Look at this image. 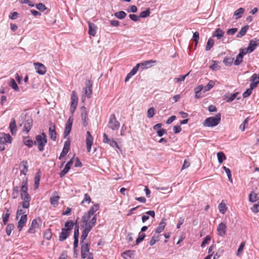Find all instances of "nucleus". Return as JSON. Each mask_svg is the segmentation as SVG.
Masks as SVG:
<instances>
[{"label": "nucleus", "instance_id": "13d9d810", "mask_svg": "<svg viewBox=\"0 0 259 259\" xmlns=\"http://www.w3.org/2000/svg\"><path fill=\"white\" fill-rule=\"evenodd\" d=\"M155 114V109L153 107L150 108L147 111V117L152 118Z\"/></svg>", "mask_w": 259, "mask_h": 259}, {"label": "nucleus", "instance_id": "20e7f679", "mask_svg": "<svg viewBox=\"0 0 259 259\" xmlns=\"http://www.w3.org/2000/svg\"><path fill=\"white\" fill-rule=\"evenodd\" d=\"M259 44L255 40H250L247 48H242V50L247 54L252 53L258 47Z\"/></svg>", "mask_w": 259, "mask_h": 259}, {"label": "nucleus", "instance_id": "f8f14e48", "mask_svg": "<svg viewBox=\"0 0 259 259\" xmlns=\"http://www.w3.org/2000/svg\"><path fill=\"white\" fill-rule=\"evenodd\" d=\"M226 225L224 223H221L217 228V234L221 237H224L226 234Z\"/></svg>", "mask_w": 259, "mask_h": 259}, {"label": "nucleus", "instance_id": "2f4dec72", "mask_svg": "<svg viewBox=\"0 0 259 259\" xmlns=\"http://www.w3.org/2000/svg\"><path fill=\"white\" fill-rule=\"evenodd\" d=\"M248 28H249V26L247 25H245L244 27H243L242 28H241L240 31L237 33L236 37L238 38L242 37L243 36H244L246 34Z\"/></svg>", "mask_w": 259, "mask_h": 259}, {"label": "nucleus", "instance_id": "5701e85b", "mask_svg": "<svg viewBox=\"0 0 259 259\" xmlns=\"http://www.w3.org/2000/svg\"><path fill=\"white\" fill-rule=\"evenodd\" d=\"M32 123V119L31 118H28L24 123L23 132L28 133L31 128Z\"/></svg>", "mask_w": 259, "mask_h": 259}, {"label": "nucleus", "instance_id": "58836bf2", "mask_svg": "<svg viewBox=\"0 0 259 259\" xmlns=\"http://www.w3.org/2000/svg\"><path fill=\"white\" fill-rule=\"evenodd\" d=\"M218 159L219 163L221 164L224 160L226 159V156L223 152H219L217 153Z\"/></svg>", "mask_w": 259, "mask_h": 259}, {"label": "nucleus", "instance_id": "bb28decb", "mask_svg": "<svg viewBox=\"0 0 259 259\" xmlns=\"http://www.w3.org/2000/svg\"><path fill=\"white\" fill-rule=\"evenodd\" d=\"M70 233V232L62 228L61 230V232L59 235V241H63L66 240L69 236Z\"/></svg>", "mask_w": 259, "mask_h": 259}, {"label": "nucleus", "instance_id": "6e6d98bb", "mask_svg": "<svg viewBox=\"0 0 259 259\" xmlns=\"http://www.w3.org/2000/svg\"><path fill=\"white\" fill-rule=\"evenodd\" d=\"M70 169V168L66 165L64 169L60 172V177L61 178L63 177L68 172Z\"/></svg>", "mask_w": 259, "mask_h": 259}, {"label": "nucleus", "instance_id": "dca6fc26", "mask_svg": "<svg viewBox=\"0 0 259 259\" xmlns=\"http://www.w3.org/2000/svg\"><path fill=\"white\" fill-rule=\"evenodd\" d=\"M246 54L242 50V48L239 49V53L237 56L235 60L234 61V64L236 66L239 65L243 61V56Z\"/></svg>", "mask_w": 259, "mask_h": 259}, {"label": "nucleus", "instance_id": "864d4df0", "mask_svg": "<svg viewBox=\"0 0 259 259\" xmlns=\"http://www.w3.org/2000/svg\"><path fill=\"white\" fill-rule=\"evenodd\" d=\"M145 236L146 235L144 233H140L139 236L136 241V245H138L140 242H141L144 239Z\"/></svg>", "mask_w": 259, "mask_h": 259}, {"label": "nucleus", "instance_id": "f257e3e1", "mask_svg": "<svg viewBox=\"0 0 259 259\" xmlns=\"http://www.w3.org/2000/svg\"><path fill=\"white\" fill-rule=\"evenodd\" d=\"M221 115L218 113L215 116L207 118L203 122L204 126L213 127L218 125L221 122Z\"/></svg>", "mask_w": 259, "mask_h": 259}, {"label": "nucleus", "instance_id": "4468645a", "mask_svg": "<svg viewBox=\"0 0 259 259\" xmlns=\"http://www.w3.org/2000/svg\"><path fill=\"white\" fill-rule=\"evenodd\" d=\"M12 137L9 134H5L4 133H0V143L5 144L7 143H11Z\"/></svg>", "mask_w": 259, "mask_h": 259}, {"label": "nucleus", "instance_id": "c9c22d12", "mask_svg": "<svg viewBox=\"0 0 259 259\" xmlns=\"http://www.w3.org/2000/svg\"><path fill=\"white\" fill-rule=\"evenodd\" d=\"M23 142L24 144L29 148L32 147L34 144V142L30 139L29 137H24L23 139Z\"/></svg>", "mask_w": 259, "mask_h": 259}, {"label": "nucleus", "instance_id": "69168bd1", "mask_svg": "<svg viewBox=\"0 0 259 259\" xmlns=\"http://www.w3.org/2000/svg\"><path fill=\"white\" fill-rule=\"evenodd\" d=\"M210 239H211V237L209 235L206 236L204 238L203 241H202V242L201 244V246L202 247H204L205 246V245L208 243V242L210 240Z\"/></svg>", "mask_w": 259, "mask_h": 259}, {"label": "nucleus", "instance_id": "aec40b11", "mask_svg": "<svg viewBox=\"0 0 259 259\" xmlns=\"http://www.w3.org/2000/svg\"><path fill=\"white\" fill-rule=\"evenodd\" d=\"M27 220L26 214H23L21 217L20 220L18 222V229L19 231H21L23 227L25 225Z\"/></svg>", "mask_w": 259, "mask_h": 259}, {"label": "nucleus", "instance_id": "9b49d317", "mask_svg": "<svg viewBox=\"0 0 259 259\" xmlns=\"http://www.w3.org/2000/svg\"><path fill=\"white\" fill-rule=\"evenodd\" d=\"M103 142L105 143L109 144L112 147H117L119 148L117 143L113 139H110L108 137L106 134H103Z\"/></svg>", "mask_w": 259, "mask_h": 259}, {"label": "nucleus", "instance_id": "cd10ccee", "mask_svg": "<svg viewBox=\"0 0 259 259\" xmlns=\"http://www.w3.org/2000/svg\"><path fill=\"white\" fill-rule=\"evenodd\" d=\"M166 222L164 220L162 219L158 225V226L156 228L155 233L158 234L162 232L164 230Z\"/></svg>", "mask_w": 259, "mask_h": 259}, {"label": "nucleus", "instance_id": "6e6552de", "mask_svg": "<svg viewBox=\"0 0 259 259\" xmlns=\"http://www.w3.org/2000/svg\"><path fill=\"white\" fill-rule=\"evenodd\" d=\"M156 63V61L150 60L143 61L139 64H140V67H141V69L143 70L144 69L151 68L154 65V64H155Z\"/></svg>", "mask_w": 259, "mask_h": 259}, {"label": "nucleus", "instance_id": "f704fd0d", "mask_svg": "<svg viewBox=\"0 0 259 259\" xmlns=\"http://www.w3.org/2000/svg\"><path fill=\"white\" fill-rule=\"evenodd\" d=\"M73 226H74V223L73 222V221H68L65 223V225H64L65 228H64L63 229H64L65 230H67V231L70 233V231L72 229Z\"/></svg>", "mask_w": 259, "mask_h": 259}, {"label": "nucleus", "instance_id": "e433bc0d", "mask_svg": "<svg viewBox=\"0 0 259 259\" xmlns=\"http://www.w3.org/2000/svg\"><path fill=\"white\" fill-rule=\"evenodd\" d=\"M244 12V9L242 8H240L237 10H236L234 12V15L236 16L235 19H238L240 18Z\"/></svg>", "mask_w": 259, "mask_h": 259}, {"label": "nucleus", "instance_id": "f03ea898", "mask_svg": "<svg viewBox=\"0 0 259 259\" xmlns=\"http://www.w3.org/2000/svg\"><path fill=\"white\" fill-rule=\"evenodd\" d=\"M47 143V136L43 133L42 135H38L35 137V140L34 141V145L37 146L39 151H42Z\"/></svg>", "mask_w": 259, "mask_h": 259}, {"label": "nucleus", "instance_id": "a211bd4d", "mask_svg": "<svg viewBox=\"0 0 259 259\" xmlns=\"http://www.w3.org/2000/svg\"><path fill=\"white\" fill-rule=\"evenodd\" d=\"M28 167L27 162L25 160L21 161L19 164L20 174L21 175H24V177H26L25 176L28 171Z\"/></svg>", "mask_w": 259, "mask_h": 259}, {"label": "nucleus", "instance_id": "37998d69", "mask_svg": "<svg viewBox=\"0 0 259 259\" xmlns=\"http://www.w3.org/2000/svg\"><path fill=\"white\" fill-rule=\"evenodd\" d=\"M60 197L59 196H55L50 198V202L52 205L55 206L58 204L59 199Z\"/></svg>", "mask_w": 259, "mask_h": 259}, {"label": "nucleus", "instance_id": "680f3d73", "mask_svg": "<svg viewBox=\"0 0 259 259\" xmlns=\"http://www.w3.org/2000/svg\"><path fill=\"white\" fill-rule=\"evenodd\" d=\"M36 8L40 11L43 12L47 9L46 7L42 3H38L36 5Z\"/></svg>", "mask_w": 259, "mask_h": 259}, {"label": "nucleus", "instance_id": "a18cd8bd", "mask_svg": "<svg viewBox=\"0 0 259 259\" xmlns=\"http://www.w3.org/2000/svg\"><path fill=\"white\" fill-rule=\"evenodd\" d=\"M114 16L119 19H123L126 17V13L124 11H121L116 12L114 14Z\"/></svg>", "mask_w": 259, "mask_h": 259}, {"label": "nucleus", "instance_id": "e2e57ef3", "mask_svg": "<svg viewBox=\"0 0 259 259\" xmlns=\"http://www.w3.org/2000/svg\"><path fill=\"white\" fill-rule=\"evenodd\" d=\"M91 202V198L90 195L87 193L85 194L84 196V198L81 203L82 204L84 202H87L88 204H89Z\"/></svg>", "mask_w": 259, "mask_h": 259}, {"label": "nucleus", "instance_id": "79ce46f5", "mask_svg": "<svg viewBox=\"0 0 259 259\" xmlns=\"http://www.w3.org/2000/svg\"><path fill=\"white\" fill-rule=\"evenodd\" d=\"M214 43V40L211 38H209L207 42L205 50L206 51H209L213 46Z\"/></svg>", "mask_w": 259, "mask_h": 259}, {"label": "nucleus", "instance_id": "a878e982", "mask_svg": "<svg viewBox=\"0 0 259 259\" xmlns=\"http://www.w3.org/2000/svg\"><path fill=\"white\" fill-rule=\"evenodd\" d=\"M9 128L12 135L16 134L17 131V126L16 121L14 118H12L9 125Z\"/></svg>", "mask_w": 259, "mask_h": 259}, {"label": "nucleus", "instance_id": "c85d7f7f", "mask_svg": "<svg viewBox=\"0 0 259 259\" xmlns=\"http://www.w3.org/2000/svg\"><path fill=\"white\" fill-rule=\"evenodd\" d=\"M224 34V32L220 28H217L212 34L213 37H216L218 39H220Z\"/></svg>", "mask_w": 259, "mask_h": 259}, {"label": "nucleus", "instance_id": "4d7b16f0", "mask_svg": "<svg viewBox=\"0 0 259 259\" xmlns=\"http://www.w3.org/2000/svg\"><path fill=\"white\" fill-rule=\"evenodd\" d=\"M248 121H249V117H247L244 119L243 123L240 124V125L239 126V128L242 131H244L245 129V126H246V125H247L248 124Z\"/></svg>", "mask_w": 259, "mask_h": 259}, {"label": "nucleus", "instance_id": "4c0bfd02", "mask_svg": "<svg viewBox=\"0 0 259 259\" xmlns=\"http://www.w3.org/2000/svg\"><path fill=\"white\" fill-rule=\"evenodd\" d=\"M258 200V195L252 192L249 195V201L251 202H254Z\"/></svg>", "mask_w": 259, "mask_h": 259}, {"label": "nucleus", "instance_id": "ddd939ff", "mask_svg": "<svg viewBox=\"0 0 259 259\" xmlns=\"http://www.w3.org/2000/svg\"><path fill=\"white\" fill-rule=\"evenodd\" d=\"M93 143V138L90 132H87L86 144L88 152H91V147Z\"/></svg>", "mask_w": 259, "mask_h": 259}, {"label": "nucleus", "instance_id": "1a4fd4ad", "mask_svg": "<svg viewBox=\"0 0 259 259\" xmlns=\"http://www.w3.org/2000/svg\"><path fill=\"white\" fill-rule=\"evenodd\" d=\"M81 256L82 258H85L90 250V243H85L81 244Z\"/></svg>", "mask_w": 259, "mask_h": 259}, {"label": "nucleus", "instance_id": "4be33fe9", "mask_svg": "<svg viewBox=\"0 0 259 259\" xmlns=\"http://www.w3.org/2000/svg\"><path fill=\"white\" fill-rule=\"evenodd\" d=\"M89 25V31L88 33L90 35L95 36L96 34L97 27L93 23L90 22H88Z\"/></svg>", "mask_w": 259, "mask_h": 259}, {"label": "nucleus", "instance_id": "49530a36", "mask_svg": "<svg viewBox=\"0 0 259 259\" xmlns=\"http://www.w3.org/2000/svg\"><path fill=\"white\" fill-rule=\"evenodd\" d=\"M215 84V81L213 80H210L209 82L207 84V85L204 87V92L209 91L211 88H212Z\"/></svg>", "mask_w": 259, "mask_h": 259}, {"label": "nucleus", "instance_id": "774afa93", "mask_svg": "<svg viewBox=\"0 0 259 259\" xmlns=\"http://www.w3.org/2000/svg\"><path fill=\"white\" fill-rule=\"evenodd\" d=\"M219 67L218 66V62L216 61H213V64L210 66V68L212 70H216L219 69Z\"/></svg>", "mask_w": 259, "mask_h": 259}, {"label": "nucleus", "instance_id": "a19ab883", "mask_svg": "<svg viewBox=\"0 0 259 259\" xmlns=\"http://www.w3.org/2000/svg\"><path fill=\"white\" fill-rule=\"evenodd\" d=\"M159 237L160 236L159 235L154 234L149 242L150 245L151 246H153L157 242H158L159 240Z\"/></svg>", "mask_w": 259, "mask_h": 259}, {"label": "nucleus", "instance_id": "052dcab7", "mask_svg": "<svg viewBox=\"0 0 259 259\" xmlns=\"http://www.w3.org/2000/svg\"><path fill=\"white\" fill-rule=\"evenodd\" d=\"M238 94L239 93L238 92H236L235 93L231 94L230 96L228 97L227 102H231L233 101L237 97Z\"/></svg>", "mask_w": 259, "mask_h": 259}, {"label": "nucleus", "instance_id": "bf43d9fd", "mask_svg": "<svg viewBox=\"0 0 259 259\" xmlns=\"http://www.w3.org/2000/svg\"><path fill=\"white\" fill-rule=\"evenodd\" d=\"M193 38L194 41L195 42V46H196L198 43L199 39V34L197 31H195L193 33Z\"/></svg>", "mask_w": 259, "mask_h": 259}, {"label": "nucleus", "instance_id": "603ef678", "mask_svg": "<svg viewBox=\"0 0 259 259\" xmlns=\"http://www.w3.org/2000/svg\"><path fill=\"white\" fill-rule=\"evenodd\" d=\"M218 207H219V211L221 213H222V214H224L226 212V211L227 210V207H226V204L225 203L221 202L219 205Z\"/></svg>", "mask_w": 259, "mask_h": 259}, {"label": "nucleus", "instance_id": "c756f323", "mask_svg": "<svg viewBox=\"0 0 259 259\" xmlns=\"http://www.w3.org/2000/svg\"><path fill=\"white\" fill-rule=\"evenodd\" d=\"M135 251L134 250H128L124 251L121 255L125 259H127L128 257L131 258L134 257Z\"/></svg>", "mask_w": 259, "mask_h": 259}, {"label": "nucleus", "instance_id": "338daca9", "mask_svg": "<svg viewBox=\"0 0 259 259\" xmlns=\"http://www.w3.org/2000/svg\"><path fill=\"white\" fill-rule=\"evenodd\" d=\"M140 68V64H137L132 69V70L130 72V73L132 74V75L134 76L135 74H136V73L137 72L138 69H139Z\"/></svg>", "mask_w": 259, "mask_h": 259}, {"label": "nucleus", "instance_id": "3c124183", "mask_svg": "<svg viewBox=\"0 0 259 259\" xmlns=\"http://www.w3.org/2000/svg\"><path fill=\"white\" fill-rule=\"evenodd\" d=\"M150 14V10L149 8L147 9L146 10L142 11L140 14L139 17L141 18H146L149 16Z\"/></svg>", "mask_w": 259, "mask_h": 259}, {"label": "nucleus", "instance_id": "8fccbe9b", "mask_svg": "<svg viewBox=\"0 0 259 259\" xmlns=\"http://www.w3.org/2000/svg\"><path fill=\"white\" fill-rule=\"evenodd\" d=\"M14 228V225L13 224H9L6 229V232L8 236H10L12 231Z\"/></svg>", "mask_w": 259, "mask_h": 259}, {"label": "nucleus", "instance_id": "2eb2a0df", "mask_svg": "<svg viewBox=\"0 0 259 259\" xmlns=\"http://www.w3.org/2000/svg\"><path fill=\"white\" fill-rule=\"evenodd\" d=\"M34 65L37 73L41 75H43L46 73V68L44 65L40 63H34Z\"/></svg>", "mask_w": 259, "mask_h": 259}, {"label": "nucleus", "instance_id": "c03bdc74", "mask_svg": "<svg viewBox=\"0 0 259 259\" xmlns=\"http://www.w3.org/2000/svg\"><path fill=\"white\" fill-rule=\"evenodd\" d=\"M19 187L16 186H14L13 189V191L12 193V197L13 199H16L19 196Z\"/></svg>", "mask_w": 259, "mask_h": 259}, {"label": "nucleus", "instance_id": "09e8293b", "mask_svg": "<svg viewBox=\"0 0 259 259\" xmlns=\"http://www.w3.org/2000/svg\"><path fill=\"white\" fill-rule=\"evenodd\" d=\"M99 209V204H96L93 205L89 209V211L90 213L92 214L93 215L94 214V213Z\"/></svg>", "mask_w": 259, "mask_h": 259}, {"label": "nucleus", "instance_id": "72a5a7b5", "mask_svg": "<svg viewBox=\"0 0 259 259\" xmlns=\"http://www.w3.org/2000/svg\"><path fill=\"white\" fill-rule=\"evenodd\" d=\"M40 179V171L39 170L35 175L34 178V189H36L38 187Z\"/></svg>", "mask_w": 259, "mask_h": 259}, {"label": "nucleus", "instance_id": "412c9836", "mask_svg": "<svg viewBox=\"0 0 259 259\" xmlns=\"http://www.w3.org/2000/svg\"><path fill=\"white\" fill-rule=\"evenodd\" d=\"M49 136L50 139L53 141L56 140V127L54 124L51 123L50 125L49 129Z\"/></svg>", "mask_w": 259, "mask_h": 259}, {"label": "nucleus", "instance_id": "393cba45", "mask_svg": "<svg viewBox=\"0 0 259 259\" xmlns=\"http://www.w3.org/2000/svg\"><path fill=\"white\" fill-rule=\"evenodd\" d=\"M97 214H95L89 222L88 221L87 223L84 225V227H87L90 229H92L93 228V227L95 226L97 222Z\"/></svg>", "mask_w": 259, "mask_h": 259}, {"label": "nucleus", "instance_id": "0eeeda50", "mask_svg": "<svg viewBox=\"0 0 259 259\" xmlns=\"http://www.w3.org/2000/svg\"><path fill=\"white\" fill-rule=\"evenodd\" d=\"M21 198L23 200L22 202V206L23 208L27 209L29 208L30 205V201L31 200V197L29 194H22L20 195Z\"/></svg>", "mask_w": 259, "mask_h": 259}, {"label": "nucleus", "instance_id": "9d476101", "mask_svg": "<svg viewBox=\"0 0 259 259\" xmlns=\"http://www.w3.org/2000/svg\"><path fill=\"white\" fill-rule=\"evenodd\" d=\"M73 123V118L72 117H70L66 123L65 128L64 132V138H66L67 137V136L70 134L71 128H72V125Z\"/></svg>", "mask_w": 259, "mask_h": 259}, {"label": "nucleus", "instance_id": "de8ad7c7", "mask_svg": "<svg viewBox=\"0 0 259 259\" xmlns=\"http://www.w3.org/2000/svg\"><path fill=\"white\" fill-rule=\"evenodd\" d=\"M234 58L232 57H225L223 60V63L227 66H230L233 63Z\"/></svg>", "mask_w": 259, "mask_h": 259}, {"label": "nucleus", "instance_id": "5fc2aeb1", "mask_svg": "<svg viewBox=\"0 0 259 259\" xmlns=\"http://www.w3.org/2000/svg\"><path fill=\"white\" fill-rule=\"evenodd\" d=\"M224 253V250L222 248H220L215 254L214 255L213 259H218L222 255V254Z\"/></svg>", "mask_w": 259, "mask_h": 259}, {"label": "nucleus", "instance_id": "0e129e2a", "mask_svg": "<svg viewBox=\"0 0 259 259\" xmlns=\"http://www.w3.org/2000/svg\"><path fill=\"white\" fill-rule=\"evenodd\" d=\"M78 102V98L76 94V92L73 91L72 92L71 95V103H77Z\"/></svg>", "mask_w": 259, "mask_h": 259}, {"label": "nucleus", "instance_id": "f3484780", "mask_svg": "<svg viewBox=\"0 0 259 259\" xmlns=\"http://www.w3.org/2000/svg\"><path fill=\"white\" fill-rule=\"evenodd\" d=\"M70 142H71L69 140L66 141L65 142L63 150H62V152L61 153L60 157H59V159H61L62 158L65 157L68 153V152L69 150Z\"/></svg>", "mask_w": 259, "mask_h": 259}, {"label": "nucleus", "instance_id": "ea45409f", "mask_svg": "<svg viewBox=\"0 0 259 259\" xmlns=\"http://www.w3.org/2000/svg\"><path fill=\"white\" fill-rule=\"evenodd\" d=\"M9 85L15 91H18L19 87L14 78H11L9 82Z\"/></svg>", "mask_w": 259, "mask_h": 259}, {"label": "nucleus", "instance_id": "473e14b6", "mask_svg": "<svg viewBox=\"0 0 259 259\" xmlns=\"http://www.w3.org/2000/svg\"><path fill=\"white\" fill-rule=\"evenodd\" d=\"M87 116H88V114L85 110V108L83 107L82 108V112L81 113V120H82L84 126H85L87 124L86 122H87V119H88Z\"/></svg>", "mask_w": 259, "mask_h": 259}, {"label": "nucleus", "instance_id": "39448f33", "mask_svg": "<svg viewBox=\"0 0 259 259\" xmlns=\"http://www.w3.org/2000/svg\"><path fill=\"white\" fill-rule=\"evenodd\" d=\"M41 220L39 218L32 220L31 226L28 230V232L30 234H33L35 232V229L38 228L41 225Z\"/></svg>", "mask_w": 259, "mask_h": 259}, {"label": "nucleus", "instance_id": "7c9ffc66", "mask_svg": "<svg viewBox=\"0 0 259 259\" xmlns=\"http://www.w3.org/2000/svg\"><path fill=\"white\" fill-rule=\"evenodd\" d=\"M92 215H93V214L88 211V212L82 217L81 222L83 223L82 227H84V225L87 223Z\"/></svg>", "mask_w": 259, "mask_h": 259}, {"label": "nucleus", "instance_id": "b1692460", "mask_svg": "<svg viewBox=\"0 0 259 259\" xmlns=\"http://www.w3.org/2000/svg\"><path fill=\"white\" fill-rule=\"evenodd\" d=\"M84 227V229L82 231V233H81V235L80 244H82L84 243V240L87 238L89 232L92 230L87 227Z\"/></svg>", "mask_w": 259, "mask_h": 259}, {"label": "nucleus", "instance_id": "6ab92c4d", "mask_svg": "<svg viewBox=\"0 0 259 259\" xmlns=\"http://www.w3.org/2000/svg\"><path fill=\"white\" fill-rule=\"evenodd\" d=\"M28 191V184H27V178L26 177H24L22 182V185L21 187L20 190V195H24L26 194H28L27 192Z\"/></svg>", "mask_w": 259, "mask_h": 259}, {"label": "nucleus", "instance_id": "423d86ee", "mask_svg": "<svg viewBox=\"0 0 259 259\" xmlns=\"http://www.w3.org/2000/svg\"><path fill=\"white\" fill-rule=\"evenodd\" d=\"M86 87L83 89V93L88 98L91 97L92 94V82L88 80L85 82Z\"/></svg>", "mask_w": 259, "mask_h": 259}, {"label": "nucleus", "instance_id": "7ed1b4c3", "mask_svg": "<svg viewBox=\"0 0 259 259\" xmlns=\"http://www.w3.org/2000/svg\"><path fill=\"white\" fill-rule=\"evenodd\" d=\"M107 126L109 128L113 131H117L119 129L120 127V123L117 120L114 114H112L110 116Z\"/></svg>", "mask_w": 259, "mask_h": 259}]
</instances>
